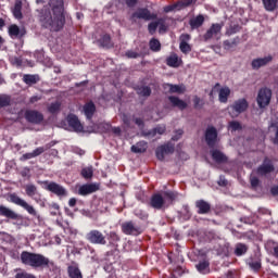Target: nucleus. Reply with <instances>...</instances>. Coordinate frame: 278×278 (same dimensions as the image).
Wrapping results in <instances>:
<instances>
[{
    "instance_id": "33",
    "label": "nucleus",
    "mask_w": 278,
    "mask_h": 278,
    "mask_svg": "<svg viewBox=\"0 0 278 278\" xmlns=\"http://www.w3.org/2000/svg\"><path fill=\"white\" fill-rule=\"evenodd\" d=\"M147 142L146 141H139L135 146L131 147L132 153H144L147 151Z\"/></svg>"
},
{
    "instance_id": "38",
    "label": "nucleus",
    "mask_w": 278,
    "mask_h": 278,
    "mask_svg": "<svg viewBox=\"0 0 278 278\" xmlns=\"http://www.w3.org/2000/svg\"><path fill=\"white\" fill-rule=\"evenodd\" d=\"M137 94L140 97H151V88L148 86H142L137 88Z\"/></svg>"
},
{
    "instance_id": "57",
    "label": "nucleus",
    "mask_w": 278,
    "mask_h": 278,
    "mask_svg": "<svg viewBox=\"0 0 278 278\" xmlns=\"http://www.w3.org/2000/svg\"><path fill=\"white\" fill-rule=\"evenodd\" d=\"M194 108H203V100L199 97L193 98Z\"/></svg>"
},
{
    "instance_id": "43",
    "label": "nucleus",
    "mask_w": 278,
    "mask_h": 278,
    "mask_svg": "<svg viewBox=\"0 0 278 278\" xmlns=\"http://www.w3.org/2000/svg\"><path fill=\"white\" fill-rule=\"evenodd\" d=\"M93 173L92 167H85L81 169V176L84 179H92Z\"/></svg>"
},
{
    "instance_id": "49",
    "label": "nucleus",
    "mask_w": 278,
    "mask_h": 278,
    "mask_svg": "<svg viewBox=\"0 0 278 278\" xmlns=\"http://www.w3.org/2000/svg\"><path fill=\"white\" fill-rule=\"evenodd\" d=\"M157 23H159L160 34H164V31H166V25H165L166 21L164 18H159Z\"/></svg>"
},
{
    "instance_id": "40",
    "label": "nucleus",
    "mask_w": 278,
    "mask_h": 278,
    "mask_svg": "<svg viewBox=\"0 0 278 278\" xmlns=\"http://www.w3.org/2000/svg\"><path fill=\"white\" fill-rule=\"evenodd\" d=\"M205 22V17L203 15H198L195 18L190 21L191 27H201L203 23Z\"/></svg>"
},
{
    "instance_id": "34",
    "label": "nucleus",
    "mask_w": 278,
    "mask_h": 278,
    "mask_svg": "<svg viewBox=\"0 0 278 278\" xmlns=\"http://www.w3.org/2000/svg\"><path fill=\"white\" fill-rule=\"evenodd\" d=\"M195 268L202 275H206V273H210V263L207 261H202L198 265H195Z\"/></svg>"
},
{
    "instance_id": "6",
    "label": "nucleus",
    "mask_w": 278,
    "mask_h": 278,
    "mask_svg": "<svg viewBox=\"0 0 278 278\" xmlns=\"http://www.w3.org/2000/svg\"><path fill=\"white\" fill-rule=\"evenodd\" d=\"M157 14L151 13L147 8H140L131 15V21H155Z\"/></svg>"
},
{
    "instance_id": "4",
    "label": "nucleus",
    "mask_w": 278,
    "mask_h": 278,
    "mask_svg": "<svg viewBox=\"0 0 278 278\" xmlns=\"http://www.w3.org/2000/svg\"><path fill=\"white\" fill-rule=\"evenodd\" d=\"M228 110L231 118H238L240 114L249 110V101L244 98L238 99L228 108Z\"/></svg>"
},
{
    "instance_id": "30",
    "label": "nucleus",
    "mask_w": 278,
    "mask_h": 278,
    "mask_svg": "<svg viewBox=\"0 0 278 278\" xmlns=\"http://www.w3.org/2000/svg\"><path fill=\"white\" fill-rule=\"evenodd\" d=\"M262 2L267 12H275L278 8V0H262Z\"/></svg>"
},
{
    "instance_id": "45",
    "label": "nucleus",
    "mask_w": 278,
    "mask_h": 278,
    "mask_svg": "<svg viewBox=\"0 0 278 278\" xmlns=\"http://www.w3.org/2000/svg\"><path fill=\"white\" fill-rule=\"evenodd\" d=\"M150 49L151 51H160V49H162V45L160 43V40L152 39L150 41Z\"/></svg>"
},
{
    "instance_id": "15",
    "label": "nucleus",
    "mask_w": 278,
    "mask_h": 278,
    "mask_svg": "<svg viewBox=\"0 0 278 278\" xmlns=\"http://www.w3.org/2000/svg\"><path fill=\"white\" fill-rule=\"evenodd\" d=\"M97 190H99V185L87 184L79 187L78 194H80V197H86L88 194H92V192H97Z\"/></svg>"
},
{
    "instance_id": "22",
    "label": "nucleus",
    "mask_w": 278,
    "mask_h": 278,
    "mask_svg": "<svg viewBox=\"0 0 278 278\" xmlns=\"http://www.w3.org/2000/svg\"><path fill=\"white\" fill-rule=\"evenodd\" d=\"M167 66H170L172 68H179L181 66V58H179L176 53L170 54L167 60Z\"/></svg>"
},
{
    "instance_id": "17",
    "label": "nucleus",
    "mask_w": 278,
    "mask_h": 278,
    "mask_svg": "<svg viewBox=\"0 0 278 278\" xmlns=\"http://www.w3.org/2000/svg\"><path fill=\"white\" fill-rule=\"evenodd\" d=\"M165 131H166V126L160 125L153 128L152 130L143 131L142 136H144V138H155L156 135L162 136Z\"/></svg>"
},
{
    "instance_id": "52",
    "label": "nucleus",
    "mask_w": 278,
    "mask_h": 278,
    "mask_svg": "<svg viewBox=\"0 0 278 278\" xmlns=\"http://www.w3.org/2000/svg\"><path fill=\"white\" fill-rule=\"evenodd\" d=\"M15 278H36V276L27 271H21L15 275Z\"/></svg>"
},
{
    "instance_id": "7",
    "label": "nucleus",
    "mask_w": 278,
    "mask_h": 278,
    "mask_svg": "<svg viewBox=\"0 0 278 278\" xmlns=\"http://www.w3.org/2000/svg\"><path fill=\"white\" fill-rule=\"evenodd\" d=\"M273 98V91L268 88H262L258 91L256 101L260 108H266L270 104V99Z\"/></svg>"
},
{
    "instance_id": "55",
    "label": "nucleus",
    "mask_w": 278,
    "mask_h": 278,
    "mask_svg": "<svg viewBox=\"0 0 278 278\" xmlns=\"http://www.w3.org/2000/svg\"><path fill=\"white\" fill-rule=\"evenodd\" d=\"M181 136H184V130L179 129L175 131V135L172 137V140L174 142H177V140L181 139Z\"/></svg>"
},
{
    "instance_id": "62",
    "label": "nucleus",
    "mask_w": 278,
    "mask_h": 278,
    "mask_svg": "<svg viewBox=\"0 0 278 278\" xmlns=\"http://www.w3.org/2000/svg\"><path fill=\"white\" fill-rule=\"evenodd\" d=\"M192 3H197V0H184L181 2V5H184L185 8H188V5H192Z\"/></svg>"
},
{
    "instance_id": "32",
    "label": "nucleus",
    "mask_w": 278,
    "mask_h": 278,
    "mask_svg": "<svg viewBox=\"0 0 278 278\" xmlns=\"http://www.w3.org/2000/svg\"><path fill=\"white\" fill-rule=\"evenodd\" d=\"M198 210H199V214H207V212H210V203L203 201V200H200L195 203Z\"/></svg>"
},
{
    "instance_id": "37",
    "label": "nucleus",
    "mask_w": 278,
    "mask_h": 278,
    "mask_svg": "<svg viewBox=\"0 0 278 278\" xmlns=\"http://www.w3.org/2000/svg\"><path fill=\"white\" fill-rule=\"evenodd\" d=\"M61 108H62V102L55 101L48 106V112H50V114H58Z\"/></svg>"
},
{
    "instance_id": "48",
    "label": "nucleus",
    "mask_w": 278,
    "mask_h": 278,
    "mask_svg": "<svg viewBox=\"0 0 278 278\" xmlns=\"http://www.w3.org/2000/svg\"><path fill=\"white\" fill-rule=\"evenodd\" d=\"M229 129L232 131H238L242 129V126L239 124V122L232 121L229 123Z\"/></svg>"
},
{
    "instance_id": "9",
    "label": "nucleus",
    "mask_w": 278,
    "mask_h": 278,
    "mask_svg": "<svg viewBox=\"0 0 278 278\" xmlns=\"http://www.w3.org/2000/svg\"><path fill=\"white\" fill-rule=\"evenodd\" d=\"M122 231L126 236H140L142 233V229L132 222L122 224Z\"/></svg>"
},
{
    "instance_id": "12",
    "label": "nucleus",
    "mask_w": 278,
    "mask_h": 278,
    "mask_svg": "<svg viewBox=\"0 0 278 278\" xmlns=\"http://www.w3.org/2000/svg\"><path fill=\"white\" fill-rule=\"evenodd\" d=\"M25 118L28 123H34L35 125H40L45 121V115L36 110H29L25 112Z\"/></svg>"
},
{
    "instance_id": "25",
    "label": "nucleus",
    "mask_w": 278,
    "mask_h": 278,
    "mask_svg": "<svg viewBox=\"0 0 278 278\" xmlns=\"http://www.w3.org/2000/svg\"><path fill=\"white\" fill-rule=\"evenodd\" d=\"M0 216H5V218H12L13 220H16L18 218V215L14 213V211L0 205Z\"/></svg>"
},
{
    "instance_id": "64",
    "label": "nucleus",
    "mask_w": 278,
    "mask_h": 278,
    "mask_svg": "<svg viewBox=\"0 0 278 278\" xmlns=\"http://www.w3.org/2000/svg\"><path fill=\"white\" fill-rule=\"evenodd\" d=\"M40 99H42V98L39 97V96H33V97L30 98V103H37V101H40Z\"/></svg>"
},
{
    "instance_id": "50",
    "label": "nucleus",
    "mask_w": 278,
    "mask_h": 278,
    "mask_svg": "<svg viewBox=\"0 0 278 278\" xmlns=\"http://www.w3.org/2000/svg\"><path fill=\"white\" fill-rule=\"evenodd\" d=\"M179 49L181 53H190V51H192V47H190L188 43H179Z\"/></svg>"
},
{
    "instance_id": "28",
    "label": "nucleus",
    "mask_w": 278,
    "mask_h": 278,
    "mask_svg": "<svg viewBox=\"0 0 278 278\" xmlns=\"http://www.w3.org/2000/svg\"><path fill=\"white\" fill-rule=\"evenodd\" d=\"M97 111V106H94V103L88 102L84 105V114L87 118H92L94 116V112Z\"/></svg>"
},
{
    "instance_id": "3",
    "label": "nucleus",
    "mask_w": 278,
    "mask_h": 278,
    "mask_svg": "<svg viewBox=\"0 0 278 278\" xmlns=\"http://www.w3.org/2000/svg\"><path fill=\"white\" fill-rule=\"evenodd\" d=\"M177 199H179V193H177V191H165L152 195L150 203L154 210H164L170 207Z\"/></svg>"
},
{
    "instance_id": "51",
    "label": "nucleus",
    "mask_w": 278,
    "mask_h": 278,
    "mask_svg": "<svg viewBox=\"0 0 278 278\" xmlns=\"http://www.w3.org/2000/svg\"><path fill=\"white\" fill-rule=\"evenodd\" d=\"M157 27H159V23L157 21L156 22H152L148 25V30L151 35H153L156 30H157Z\"/></svg>"
},
{
    "instance_id": "5",
    "label": "nucleus",
    "mask_w": 278,
    "mask_h": 278,
    "mask_svg": "<svg viewBox=\"0 0 278 278\" xmlns=\"http://www.w3.org/2000/svg\"><path fill=\"white\" fill-rule=\"evenodd\" d=\"M9 199L11 201V203H14L15 205H18L20 207H23V210H26V212L28 214H30V216H38V213L36 212V208L27 203V201L21 199L18 195H16V193H11L9 195Z\"/></svg>"
},
{
    "instance_id": "59",
    "label": "nucleus",
    "mask_w": 278,
    "mask_h": 278,
    "mask_svg": "<svg viewBox=\"0 0 278 278\" xmlns=\"http://www.w3.org/2000/svg\"><path fill=\"white\" fill-rule=\"evenodd\" d=\"M126 56L136 60V58H140V53L129 50L126 52Z\"/></svg>"
},
{
    "instance_id": "46",
    "label": "nucleus",
    "mask_w": 278,
    "mask_h": 278,
    "mask_svg": "<svg viewBox=\"0 0 278 278\" xmlns=\"http://www.w3.org/2000/svg\"><path fill=\"white\" fill-rule=\"evenodd\" d=\"M269 131H275L274 144H278V123L269 126Z\"/></svg>"
},
{
    "instance_id": "10",
    "label": "nucleus",
    "mask_w": 278,
    "mask_h": 278,
    "mask_svg": "<svg viewBox=\"0 0 278 278\" xmlns=\"http://www.w3.org/2000/svg\"><path fill=\"white\" fill-rule=\"evenodd\" d=\"M45 189L48 190L49 192H52L53 194H56V197H66L67 192L62 185H59L56 182H49L45 181Z\"/></svg>"
},
{
    "instance_id": "41",
    "label": "nucleus",
    "mask_w": 278,
    "mask_h": 278,
    "mask_svg": "<svg viewBox=\"0 0 278 278\" xmlns=\"http://www.w3.org/2000/svg\"><path fill=\"white\" fill-rule=\"evenodd\" d=\"M40 78L38 77V75H29V74H26L24 75L23 77V81L25 84H37V81L39 80Z\"/></svg>"
},
{
    "instance_id": "20",
    "label": "nucleus",
    "mask_w": 278,
    "mask_h": 278,
    "mask_svg": "<svg viewBox=\"0 0 278 278\" xmlns=\"http://www.w3.org/2000/svg\"><path fill=\"white\" fill-rule=\"evenodd\" d=\"M168 101L172 108H177L178 110H186L188 108V103L186 101L179 99V97L169 96Z\"/></svg>"
},
{
    "instance_id": "14",
    "label": "nucleus",
    "mask_w": 278,
    "mask_h": 278,
    "mask_svg": "<svg viewBox=\"0 0 278 278\" xmlns=\"http://www.w3.org/2000/svg\"><path fill=\"white\" fill-rule=\"evenodd\" d=\"M175 152V146L170 142L161 146L156 149V157L157 160H164V155H169V153H174Z\"/></svg>"
},
{
    "instance_id": "39",
    "label": "nucleus",
    "mask_w": 278,
    "mask_h": 278,
    "mask_svg": "<svg viewBox=\"0 0 278 278\" xmlns=\"http://www.w3.org/2000/svg\"><path fill=\"white\" fill-rule=\"evenodd\" d=\"M26 194L30 197V199H34V197L38 194V188H36L35 185H26Z\"/></svg>"
},
{
    "instance_id": "47",
    "label": "nucleus",
    "mask_w": 278,
    "mask_h": 278,
    "mask_svg": "<svg viewBox=\"0 0 278 278\" xmlns=\"http://www.w3.org/2000/svg\"><path fill=\"white\" fill-rule=\"evenodd\" d=\"M10 105V96H0V108H7Z\"/></svg>"
},
{
    "instance_id": "56",
    "label": "nucleus",
    "mask_w": 278,
    "mask_h": 278,
    "mask_svg": "<svg viewBox=\"0 0 278 278\" xmlns=\"http://www.w3.org/2000/svg\"><path fill=\"white\" fill-rule=\"evenodd\" d=\"M179 5H181V3L167 5L164 8V12H166V13L173 12V11L177 10V8H179Z\"/></svg>"
},
{
    "instance_id": "60",
    "label": "nucleus",
    "mask_w": 278,
    "mask_h": 278,
    "mask_svg": "<svg viewBox=\"0 0 278 278\" xmlns=\"http://www.w3.org/2000/svg\"><path fill=\"white\" fill-rule=\"evenodd\" d=\"M190 42V35L184 34L180 36V43H188Z\"/></svg>"
},
{
    "instance_id": "23",
    "label": "nucleus",
    "mask_w": 278,
    "mask_h": 278,
    "mask_svg": "<svg viewBox=\"0 0 278 278\" xmlns=\"http://www.w3.org/2000/svg\"><path fill=\"white\" fill-rule=\"evenodd\" d=\"M165 88H168L172 94H184V92H186V87L184 85L166 84Z\"/></svg>"
},
{
    "instance_id": "2",
    "label": "nucleus",
    "mask_w": 278,
    "mask_h": 278,
    "mask_svg": "<svg viewBox=\"0 0 278 278\" xmlns=\"http://www.w3.org/2000/svg\"><path fill=\"white\" fill-rule=\"evenodd\" d=\"M20 260L24 266H29L30 268H47L49 266V258L40 253L23 251L21 253Z\"/></svg>"
},
{
    "instance_id": "58",
    "label": "nucleus",
    "mask_w": 278,
    "mask_h": 278,
    "mask_svg": "<svg viewBox=\"0 0 278 278\" xmlns=\"http://www.w3.org/2000/svg\"><path fill=\"white\" fill-rule=\"evenodd\" d=\"M250 181L252 188H257V186H260V179L255 176H251Z\"/></svg>"
},
{
    "instance_id": "16",
    "label": "nucleus",
    "mask_w": 278,
    "mask_h": 278,
    "mask_svg": "<svg viewBox=\"0 0 278 278\" xmlns=\"http://www.w3.org/2000/svg\"><path fill=\"white\" fill-rule=\"evenodd\" d=\"M273 170H275V166L269 159H265L263 164L257 168V173L261 176L268 175V173H273Z\"/></svg>"
},
{
    "instance_id": "26",
    "label": "nucleus",
    "mask_w": 278,
    "mask_h": 278,
    "mask_svg": "<svg viewBox=\"0 0 278 278\" xmlns=\"http://www.w3.org/2000/svg\"><path fill=\"white\" fill-rule=\"evenodd\" d=\"M0 216H5V218H12L13 220H16L18 218V215L14 213V211L0 205Z\"/></svg>"
},
{
    "instance_id": "53",
    "label": "nucleus",
    "mask_w": 278,
    "mask_h": 278,
    "mask_svg": "<svg viewBox=\"0 0 278 278\" xmlns=\"http://www.w3.org/2000/svg\"><path fill=\"white\" fill-rule=\"evenodd\" d=\"M249 266L252 270H260V268H262V263L260 261L250 262Z\"/></svg>"
},
{
    "instance_id": "8",
    "label": "nucleus",
    "mask_w": 278,
    "mask_h": 278,
    "mask_svg": "<svg viewBox=\"0 0 278 278\" xmlns=\"http://www.w3.org/2000/svg\"><path fill=\"white\" fill-rule=\"evenodd\" d=\"M86 240L90 242L91 244H108V241L105 240V236L103 232L99 230H91L86 235Z\"/></svg>"
},
{
    "instance_id": "31",
    "label": "nucleus",
    "mask_w": 278,
    "mask_h": 278,
    "mask_svg": "<svg viewBox=\"0 0 278 278\" xmlns=\"http://www.w3.org/2000/svg\"><path fill=\"white\" fill-rule=\"evenodd\" d=\"M68 276L71 278H84L81 275V270H79V267L77 265H72L67 268Z\"/></svg>"
},
{
    "instance_id": "24",
    "label": "nucleus",
    "mask_w": 278,
    "mask_h": 278,
    "mask_svg": "<svg viewBox=\"0 0 278 278\" xmlns=\"http://www.w3.org/2000/svg\"><path fill=\"white\" fill-rule=\"evenodd\" d=\"M21 10H23V2L21 0H16L12 13L17 21L23 18V12Z\"/></svg>"
},
{
    "instance_id": "27",
    "label": "nucleus",
    "mask_w": 278,
    "mask_h": 278,
    "mask_svg": "<svg viewBox=\"0 0 278 278\" xmlns=\"http://www.w3.org/2000/svg\"><path fill=\"white\" fill-rule=\"evenodd\" d=\"M212 157L217 164H225L227 162V156L218 150L212 151Z\"/></svg>"
},
{
    "instance_id": "19",
    "label": "nucleus",
    "mask_w": 278,
    "mask_h": 278,
    "mask_svg": "<svg viewBox=\"0 0 278 278\" xmlns=\"http://www.w3.org/2000/svg\"><path fill=\"white\" fill-rule=\"evenodd\" d=\"M9 34L11 38H23V36L27 34V31L25 30V28H21L16 24H13L9 27Z\"/></svg>"
},
{
    "instance_id": "63",
    "label": "nucleus",
    "mask_w": 278,
    "mask_h": 278,
    "mask_svg": "<svg viewBox=\"0 0 278 278\" xmlns=\"http://www.w3.org/2000/svg\"><path fill=\"white\" fill-rule=\"evenodd\" d=\"M218 186H227V179H225V177L220 176L219 180H218Z\"/></svg>"
},
{
    "instance_id": "11",
    "label": "nucleus",
    "mask_w": 278,
    "mask_h": 278,
    "mask_svg": "<svg viewBox=\"0 0 278 278\" xmlns=\"http://www.w3.org/2000/svg\"><path fill=\"white\" fill-rule=\"evenodd\" d=\"M205 140L206 144L214 149L216 147V143L218 142V131L214 127H208L205 131Z\"/></svg>"
},
{
    "instance_id": "13",
    "label": "nucleus",
    "mask_w": 278,
    "mask_h": 278,
    "mask_svg": "<svg viewBox=\"0 0 278 278\" xmlns=\"http://www.w3.org/2000/svg\"><path fill=\"white\" fill-rule=\"evenodd\" d=\"M223 29V25L213 24L210 29L204 35V40H212V38H216V40H220V31Z\"/></svg>"
},
{
    "instance_id": "35",
    "label": "nucleus",
    "mask_w": 278,
    "mask_h": 278,
    "mask_svg": "<svg viewBox=\"0 0 278 278\" xmlns=\"http://www.w3.org/2000/svg\"><path fill=\"white\" fill-rule=\"evenodd\" d=\"M98 45L110 49V47H112V39L110 38V35H103L101 39L98 40Z\"/></svg>"
},
{
    "instance_id": "29",
    "label": "nucleus",
    "mask_w": 278,
    "mask_h": 278,
    "mask_svg": "<svg viewBox=\"0 0 278 278\" xmlns=\"http://www.w3.org/2000/svg\"><path fill=\"white\" fill-rule=\"evenodd\" d=\"M229 94H231V89H229V87H223L222 89H219V102L220 103H227L228 99H229Z\"/></svg>"
},
{
    "instance_id": "61",
    "label": "nucleus",
    "mask_w": 278,
    "mask_h": 278,
    "mask_svg": "<svg viewBox=\"0 0 278 278\" xmlns=\"http://www.w3.org/2000/svg\"><path fill=\"white\" fill-rule=\"evenodd\" d=\"M34 152H28L22 155L21 160L25 161V160H34Z\"/></svg>"
},
{
    "instance_id": "44",
    "label": "nucleus",
    "mask_w": 278,
    "mask_h": 278,
    "mask_svg": "<svg viewBox=\"0 0 278 278\" xmlns=\"http://www.w3.org/2000/svg\"><path fill=\"white\" fill-rule=\"evenodd\" d=\"M233 47H238V40L232 39L231 41H224V49H226V51H229V49H233Z\"/></svg>"
},
{
    "instance_id": "36",
    "label": "nucleus",
    "mask_w": 278,
    "mask_h": 278,
    "mask_svg": "<svg viewBox=\"0 0 278 278\" xmlns=\"http://www.w3.org/2000/svg\"><path fill=\"white\" fill-rule=\"evenodd\" d=\"M247 251H249V248L247 247V244L244 243H237L236 248H235V254L237 256H242L244 255V253H247Z\"/></svg>"
},
{
    "instance_id": "1",
    "label": "nucleus",
    "mask_w": 278,
    "mask_h": 278,
    "mask_svg": "<svg viewBox=\"0 0 278 278\" xmlns=\"http://www.w3.org/2000/svg\"><path fill=\"white\" fill-rule=\"evenodd\" d=\"M49 5L53 12L43 9L40 12L39 21L42 27L52 31H60L64 27V0H50Z\"/></svg>"
},
{
    "instance_id": "21",
    "label": "nucleus",
    "mask_w": 278,
    "mask_h": 278,
    "mask_svg": "<svg viewBox=\"0 0 278 278\" xmlns=\"http://www.w3.org/2000/svg\"><path fill=\"white\" fill-rule=\"evenodd\" d=\"M67 123L74 131H84V126H81V123L79 122V118H77L76 115H68L67 116Z\"/></svg>"
},
{
    "instance_id": "54",
    "label": "nucleus",
    "mask_w": 278,
    "mask_h": 278,
    "mask_svg": "<svg viewBox=\"0 0 278 278\" xmlns=\"http://www.w3.org/2000/svg\"><path fill=\"white\" fill-rule=\"evenodd\" d=\"M10 62L13 66H23V60L21 58L13 56Z\"/></svg>"
},
{
    "instance_id": "42",
    "label": "nucleus",
    "mask_w": 278,
    "mask_h": 278,
    "mask_svg": "<svg viewBox=\"0 0 278 278\" xmlns=\"http://www.w3.org/2000/svg\"><path fill=\"white\" fill-rule=\"evenodd\" d=\"M49 149H51V146L49 144L45 147H39L33 151V155L34 157H38V155H42V153H45V151H49Z\"/></svg>"
},
{
    "instance_id": "18",
    "label": "nucleus",
    "mask_w": 278,
    "mask_h": 278,
    "mask_svg": "<svg viewBox=\"0 0 278 278\" xmlns=\"http://www.w3.org/2000/svg\"><path fill=\"white\" fill-rule=\"evenodd\" d=\"M273 62V56L267 55L265 58L254 59L252 61V68L257 71V68H262V66H266V64H270Z\"/></svg>"
}]
</instances>
